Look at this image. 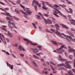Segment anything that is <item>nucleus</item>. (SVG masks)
Instances as JSON below:
<instances>
[{"mask_svg":"<svg viewBox=\"0 0 75 75\" xmlns=\"http://www.w3.org/2000/svg\"><path fill=\"white\" fill-rule=\"evenodd\" d=\"M19 55H20L21 57H24V54H19Z\"/></svg>","mask_w":75,"mask_h":75,"instance_id":"48","label":"nucleus"},{"mask_svg":"<svg viewBox=\"0 0 75 75\" xmlns=\"http://www.w3.org/2000/svg\"><path fill=\"white\" fill-rule=\"evenodd\" d=\"M8 35L10 36V38H11L13 37V34L12 33H10V31H8Z\"/></svg>","mask_w":75,"mask_h":75,"instance_id":"17","label":"nucleus"},{"mask_svg":"<svg viewBox=\"0 0 75 75\" xmlns=\"http://www.w3.org/2000/svg\"><path fill=\"white\" fill-rule=\"evenodd\" d=\"M36 54L38 55H39V56H40V55H42V54H43V53H42V52H40L39 53H36Z\"/></svg>","mask_w":75,"mask_h":75,"instance_id":"33","label":"nucleus"},{"mask_svg":"<svg viewBox=\"0 0 75 75\" xmlns=\"http://www.w3.org/2000/svg\"><path fill=\"white\" fill-rule=\"evenodd\" d=\"M59 60L61 61H66V59H62V57H61V56L60 55H59Z\"/></svg>","mask_w":75,"mask_h":75,"instance_id":"13","label":"nucleus"},{"mask_svg":"<svg viewBox=\"0 0 75 75\" xmlns=\"http://www.w3.org/2000/svg\"><path fill=\"white\" fill-rule=\"evenodd\" d=\"M1 30H4V31H7V30H6V28H3L2 27H1Z\"/></svg>","mask_w":75,"mask_h":75,"instance_id":"26","label":"nucleus"},{"mask_svg":"<svg viewBox=\"0 0 75 75\" xmlns=\"http://www.w3.org/2000/svg\"><path fill=\"white\" fill-rule=\"evenodd\" d=\"M33 63L35 66V67H38V65H37V64H36V63H35L33 61Z\"/></svg>","mask_w":75,"mask_h":75,"instance_id":"36","label":"nucleus"},{"mask_svg":"<svg viewBox=\"0 0 75 75\" xmlns=\"http://www.w3.org/2000/svg\"><path fill=\"white\" fill-rule=\"evenodd\" d=\"M62 35H64L65 37H67L68 38H69V39H70L72 41H73V42H75V39H72V37H71L70 36H68V35H65V34H64V33H62Z\"/></svg>","mask_w":75,"mask_h":75,"instance_id":"7","label":"nucleus"},{"mask_svg":"<svg viewBox=\"0 0 75 75\" xmlns=\"http://www.w3.org/2000/svg\"><path fill=\"white\" fill-rule=\"evenodd\" d=\"M67 33L69 34V35H70L71 33V32L69 31H67Z\"/></svg>","mask_w":75,"mask_h":75,"instance_id":"45","label":"nucleus"},{"mask_svg":"<svg viewBox=\"0 0 75 75\" xmlns=\"http://www.w3.org/2000/svg\"><path fill=\"white\" fill-rule=\"evenodd\" d=\"M62 70H65V68L62 67H60L58 69L59 70H62Z\"/></svg>","mask_w":75,"mask_h":75,"instance_id":"29","label":"nucleus"},{"mask_svg":"<svg viewBox=\"0 0 75 75\" xmlns=\"http://www.w3.org/2000/svg\"><path fill=\"white\" fill-rule=\"evenodd\" d=\"M50 64H52L53 65H56L53 62H50Z\"/></svg>","mask_w":75,"mask_h":75,"instance_id":"56","label":"nucleus"},{"mask_svg":"<svg viewBox=\"0 0 75 75\" xmlns=\"http://www.w3.org/2000/svg\"><path fill=\"white\" fill-rule=\"evenodd\" d=\"M33 57H34L35 58H36V59H39V58H38V57H37L36 56H35L34 55H33Z\"/></svg>","mask_w":75,"mask_h":75,"instance_id":"42","label":"nucleus"},{"mask_svg":"<svg viewBox=\"0 0 75 75\" xmlns=\"http://www.w3.org/2000/svg\"><path fill=\"white\" fill-rule=\"evenodd\" d=\"M71 31H73V32H74V33H75V30L74 29V28H71Z\"/></svg>","mask_w":75,"mask_h":75,"instance_id":"38","label":"nucleus"},{"mask_svg":"<svg viewBox=\"0 0 75 75\" xmlns=\"http://www.w3.org/2000/svg\"><path fill=\"white\" fill-rule=\"evenodd\" d=\"M71 61H67L65 62V64H67V65H68L69 64H71Z\"/></svg>","mask_w":75,"mask_h":75,"instance_id":"23","label":"nucleus"},{"mask_svg":"<svg viewBox=\"0 0 75 75\" xmlns=\"http://www.w3.org/2000/svg\"><path fill=\"white\" fill-rule=\"evenodd\" d=\"M13 31H14V32H15V33H17V31L15 30H13Z\"/></svg>","mask_w":75,"mask_h":75,"instance_id":"62","label":"nucleus"},{"mask_svg":"<svg viewBox=\"0 0 75 75\" xmlns=\"http://www.w3.org/2000/svg\"><path fill=\"white\" fill-rule=\"evenodd\" d=\"M69 58L70 59H71L73 58V56L72 55H70L69 57Z\"/></svg>","mask_w":75,"mask_h":75,"instance_id":"32","label":"nucleus"},{"mask_svg":"<svg viewBox=\"0 0 75 75\" xmlns=\"http://www.w3.org/2000/svg\"><path fill=\"white\" fill-rule=\"evenodd\" d=\"M72 70L73 71H74V73H75V69H73Z\"/></svg>","mask_w":75,"mask_h":75,"instance_id":"64","label":"nucleus"},{"mask_svg":"<svg viewBox=\"0 0 75 75\" xmlns=\"http://www.w3.org/2000/svg\"><path fill=\"white\" fill-rule=\"evenodd\" d=\"M13 46H14V47H17V44H14L13 45Z\"/></svg>","mask_w":75,"mask_h":75,"instance_id":"47","label":"nucleus"},{"mask_svg":"<svg viewBox=\"0 0 75 75\" xmlns=\"http://www.w3.org/2000/svg\"><path fill=\"white\" fill-rule=\"evenodd\" d=\"M1 35V33H0V38H1V40L3 41V42H4V43L5 44H6V40H5V38H4V36L3 35ZM1 36L3 38V40L2 38L1 37Z\"/></svg>","mask_w":75,"mask_h":75,"instance_id":"8","label":"nucleus"},{"mask_svg":"<svg viewBox=\"0 0 75 75\" xmlns=\"http://www.w3.org/2000/svg\"><path fill=\"white\" fill-rule=\"evenodd\" d=\"M42 18L43 19H44V20L45 21V23H46L47 24V23H48V21H47L44 18L43 16L42 17Z\"/></svg>","mask_w":75,"mask_h":75,"instance_id":"34","label":"nucleus"},{"mask_svg":"<svg viewBox=\"0 0 75 75\" xmlns=\"http://www.w3.org/2000/svg\"><path fill=\"white\" fill-rule=\"evenodd\" d=\"M27 13L28 14H29V15H31V13H32V12L31 11H30L27 10V11H26Z\"/></svg>","mask_w":75,"mask_h":75,"instance_id":"20","label":"nucleus"},{"mask_svg":"<svg viewBox=\"0 0 75 75\" xmlns=\"http://www.w3.org/2000/svg\"><path fill=\"white\" fill-rule=\"evenodd\" d=\"M46 4L49 7H52V8H54V7L52 6H51V5H50V4L48 2L46 3Z\"/></svg>","mask_w":75,"mask_h":75,"instance_id":"21","label":"nucleus"},{"mask_svg":"<svg viewBox=\"0 0 75 75\" xmlns=\"http://www.w3.org/2000/svg\"><path fill=\"white\" fill-rule=\"evenodd\" d=\"M47 20H48V23H49V24H51L52 23V21H51V20H50V19H47Z\"/></svg>","mask_w":75,"mask_h":75,"instance_id":"25","label":"nucleus"},{"mask_svg":"<svg viewBox=\"0 0 75 75\" xmlns=\"http://www.w3.org/2000/svg\"><path fill=\"white\" fill-rule=\"evenodd\" d=\"M0 22H1V23H4V21H3L0 20Z\"/></svg>","mask_w":75,"mask_h":75,"instance_id":"54","label":"nucleus"},{"mask_svg":"<svg viewBox=\"0 0 75 75\" xmlns=\"http://www.w3.org/2000/svg\"><path fill=\"white\" fill-rule=\"evenodd\" d=\"M6 54L7 55H10L9 53H8V52H6Z\"/></svg>","mask_w":75,"mask_h":75,"instance_id":"51","label":"nucleus"},{"mask_svg":"<svg viewBox=\"0 0 75 75\" xmlns=\"http://www.w3.org/2000/svg\"><path fill=\"white\" fill-rule=\"evenodd\" d=\"M8 1L9 2H10V3H12L14 5H16V4H14V3H13V1Z\"/></svg>","mask_w":75,"mask_h":75,"instance_id":"49","label":"nucleus"},{"mask_svg":"<svg viewBox=\"0 0 75 75\" xmlns=\"http://www.w3.org/2000/svg\"><path fill=\"white\" fill-rule=\"evenodd\" d=\"M55 27L56 28V29L57 30H56V34H57V35H59L60 36H61V35H62V34L60 33L58 31V30H59V25L56 24H55Z\"/></svg>","mask_w":75,"mask_h":75,"instance_id":"6","label":"nucleus"},{"mask_svg":"<svg viewBox=\"0 0 75 75\" xmlns=\"http://www.w3.org/2000/svg\"><path fill=\"white\" fill-rule=\"evenodd\" d=\"M51 27H52V28H55V26L53 25H51Z\"/></svg>","mask_w":75,"mask_h":75,"instance_id":"58","label":"nucleus"},{"mask_svg":"<svg viewBox=\"0 0 75 75\" xmlns=\"http://www.w3.org/2000/svg\"><path fill=\"white\" fill-rule=\"evenodd\" d=\"M38 14H39V15H40V16H43V15H42V13H41L40 12H39L38 13Z\"/></svg>","mask_w":75,"mask_h":75,"instance_id":"41","label":"nucleus"},{"mask_svg":"<svg viewBox=\"0 0 75 75\" xmlns=\"http://www.w3.org/2000/svg\"><path fill=\"white\" fill-rule=\"evenodd\" d=\"M6 64L7 65V66L8 67H9V68H11V69L12 70V69H13V65H12L11 66V64H9V63H8V62H7L6 63Z\"/></svg>","mask_w":75,"mask_h":75,"instance_id":"10","label":"nucleus"},{"mask_svg":"<svg viewBox=\"0 0 75 75\" xmlns=\"http://www.w3.org/2000/svg\"><path fill=\"white\" fill-rule=\"evenodd\" d=\"M43 15H44L45 17H49V15L46 13H44Z\"/></svg>","mask_w":75,"mask_h":75,"instance_id":"35","label":"nucleus"},{"mask_svg":"<svg viewBox=\"0 0 75 75\" xmlns=\"http://www.w3.org/2000/svg\"><path fill=\"white\" fill-rule=\"evenodd\" d=\"M50 30H51V31H52L53 32H54V30L51 29Z\"/></svg>","mask_w":75,"mask_h":75,"instance_id":"59","label":"nucleus"},{"mask_svg":"<svg viewBox=\"0 0 75 75\" xmlns=\"http://www.w3.org/2000/svg\"><path fill=\"white\" fill-rule=\"evenodd\" d=\"M37 18L38 20L40 19L41 18V17L39 15H36Z\"/></svg>","mask_w":75,"mask_h":75,"instance_id":"30","label":"nucleus"},{"mask_svg":"<svg viewBox=\"0 0 75 75\" xmlns=\"http://www.w3.org/2000/svg\"><path fill=\"white\" fill-rule=\"evenodd\" d=\"M19 47L20 48V51H25V50H24V49L23 47H21V46L20 45L19 46Z\"/></svg>","mask_w":75,"mask_h":75,"instance_id":"18","label":"nucleus"},{"mask_svg":"<svg viewBox=\"0 0 75 75\" xmlns=\"http://www.w3.org/2000/svg\"><path fill=\"white\" fill-rule=\"evenodd\" d=\"M42 3L43 6H44V4H45V2L43 1H42Z\"/></svg>","mask_w":75,"mask_h":75,"instance_id":"46","label":"nucleus"},{"mask_svg":"<svg viewBox=\"0 0 75 75\" xmlns=\"http://www.w3.org/2000/svg\"><path fill=\"white\" fill-rule=\"evenodd\" d=\"M32 25H33V27H34L35 28H37V27H36V26H35V24L33 23Z\"/></svg>","mask_w":75,"mask_h":75,"instance_id":"40","label":"nucleus"},{"mask_svg":"<svg viewBox=\"0 0 75 75\" xmlns=\"http://www.w3.org/2000/svg\"><path fill=\"white\" fill-rule=\"evenodd\" d=\"M6 16H9L10 17H12V16H11V15L10 14V13H8L7 12V13H6Z\"/></svg>","mask_w":75,"mask_h":75,"instance_id":"22","label":"nucleus"},{"mask_svg":"<svg viewBox=\"0 0 75 75\" xmlns=\"http://www.w3.org/2000/svg\"><path fill=\"white\" fill-rule=\"evenodd\" d=\"M8 23L9 24L8 25V27L9 28H13L14 27H14V28H15L16 29H17V28L16 26L15 25V24L13 22H12L11 23V21H9L8 22ZM11 24L13 26V27L10 25H11Z\"/></svg>","mask_w":75,"mask_h":75,"instance_id":"4","label":"nucleus"},{"mask_svg":"<svg viewBox=\"0 0 75 75\" xmlns=\"http://www.w3.org/2000/svg\"><path fill=\"white\" fill-rule=\"evenodd\" d=\"M12 56H13V57L14 58H16V56H15L13 54H12Z\"/></svg>","mask_w":75,"mask_h":75,"instance_id":"61","label":"nucleus"},{"mask_svg":"<svg viewBox=\"0 0 75 75\" xmlns=\"http://www.w3.org/2000/svg\"><path fill=\"white\" fill-rule=\"evenodd\" d=\"M52 70H53L54 71H55V69H54V68L52 67Z\"/></svg>","mask_w":75,"mask_h":75,"instance_id":"63","label":"nucleus"},{"mask_svg":"<svg viewBox=\"0 0 75 75\" xmlns=\"http://www.w3.org/2000/svg\"><path fill=\"white\" fill-rule=\"evenodd\" d=\"M32 50L33 51V53H37V52H38V51H37V50H38L37 49H35V48L32 49Z\"/></svg>","mask_w":75,"mask_h":75,"instance_id":"16","label":"nucleus"},{"mask_svg":"<svg viewBox=\"0 0 75 75\" xmlns=\"http://www.w3.org/2000/svg\"><path fill=\"white\" fill-rule=\"evenodd\" d=\"M15 11L18 14H20V12L18 11V9H15Z\"/></svg>","mask_w":75,"mask_h":75,"instance_id":"28","label":"nucleus"},{"mask_svg":"<svg viewBox=\"0 0 75 75\" xmlns=\"http://www.w3.org/2000/svg\"><path fill=\"white\" fill-rule=\"evenodd\" d=\"M57 67H62V66H64V67L66 68H67L68 69H71V66L69 65H65L64 64H57Z\"/></svg>","mask_w":75,"mask_h":75,"instance_id":"5","label":"nucleus"},{"mask_svg":"<svg viewBox=\"0 0 75 75\" xmlns=\"http://www.w3.org/2000/svg\"><path fill=\"white\" fill-rule=\"evenodd\" d=\"M6 41H7V42H9V40H8V39L6 38Z\"/></svg>","mask_w":75,"mask_h":75,"instance_id":"52","label":"nucleus"},{"mask_svg":"<svg viewBox=\"0 0 75 75\" xmlns=\"http://www.w3.org/2000/svg\"><path fill=\"white\" fill-rule=\"evenodd\" d=\"M42 8H43V9H45V10H46L47 9L46 8V7L45 6H42Z\"/></svg>","mask_w":75,"mask_h":75,"instance_id":"53","label":"nucleus"},{"mask_svg":"<svg viewBox=\"0 0 75 75\" xmlns=\"http://www.w3.org/2000/svg\"><path fill=\"white\" fill-rule=\"evenodd\" d=\"M70 35H71V36L72 37H73V38H75V36H74V35L72 33H71Z\"/></svg>","mask_w":75,"mask_h":75,"instance_id":"39","label":"nucleus"},{"mask_svg":"<svg viewBox=\"0 0 75 75\" xmlns=\"http://www.w3.org/2000/svg\"><path fill=\"white\" fill-rule=\"evenodd\" d=\"M64 47L65 45H62L59 48L56 49V51H57V52L55 50H54L53 51V52H56V53H58L59 54H61L64 52V50L63 49H62V48H64Z\"/></svg>","mask_w":75,"mask_h":75,"instance_id":"2","label":"nucleus"},{"mask_svg":"<svg viewBox=\"0 0 75 75\" xmlns=\"http://www.w3.org/2000/svg\"><path fill=\"white\" fill-rule=\"evenodd\" d=\"M35 4H37V5H38V6L39 7H40L41 6V4H39V3L37 1H36L34 0L33 1V3L32 4V5L33 6H34L36 11L37 10V6L35 5Z\"/></svg>","mask_w":75,"mask_h":75,"instance_id":"3","label":"nucleus"},{"mask_svg":"<svg viewBox=\"0 0 75 75\" xmlns=\"http://www.w3.org/2000/svg\"><path fill=\"white\" fill-rule=\"evenodd\" d=\"M0 4H2V5H5V4H4L2 2H0Z\"/></svg>","mask_w":75,"mask_h":75,"instance_id":"50","label":"nucleus"},{"mask_svg":"<svg viewBox=\"0 0 75 75\" xmlns=\"http://www.w3.org/2000/svg\"><path fill=\"white\" fill-rule=\"evenodd\" d=\"M64 9L65 10H66L67 12H68V9H67L66 8H64Z\"/></svg>","mask_w":75,"mask_h":75,"instance_id":"60","label":"nucleus"},{"mask_svg":"<svg viewBox=\"0 0 75 75\" xmlns=\"http://www.w3.org/2000/svg\"><path fill=\"white\" fill-rule=\"evenodd\" d=\"M67 17L69 18H72V17L71 15H68Z\"/></svg>","mask_w":75,"mask_h":75,"instance_id":"44","label":"nucleus"},{"mask_svg":"<svg viewBox=\"0 0 75 75\" xmlns=\"http://www.w3.org/2000/svg\"><path fill=\"white\" fill-rule=\"evenodd\" d=\"M2 52H4L5 53H6V50H2Z\"/></svg>","mask_w":75,"mask_h":75,"instance_id":"55","label":"nucleus"},{"mask_svg":"<svg viewBox=\"0 0 75 75\" xmlns=\"http://www.w3.org/2000/svg\"><path fill=\"white\" fill-rule=\"evenodd\" d=\"M53 7H54V10H55V11H54V10L53 11V14L54 16H56L57 17H59V16H58V15L57 14H58V12H57V11H58L59 13L60 14V15L62 16L63 17H65V18H67V17H66L61 12V11H59V10H58V9H57V7H59V6L58 5L55 4L54 5ZM56 13H57V14H56Z\"/></svg>","mask_w":75,"mask_h":75,"instance_id":"1","label":"nucleus"},{"mask_svg":"<svg viewBox=\"0 0 75 75\" xmlns=\"http://www.w3.org/2000/svg\"><path fill=\"white\" fill-rule=\"evenodd\" d=\"M69 12L71 14H72V13H73V11H72V9L71 8H69Z\"/></svg>","mask_w":75,"mask_h":75,"instance_id":"24","label":"nucleus"},{"mask_svg":"<svg viewBox=\"0 0 75 75\" xmlns=\"http://www.w3.org/2000/svg\"><path fill=\"white\" fill-rule=\"evenodd\" d=\"M23 40H24V41H27V42H29L30 43H31V41H30V40H28L27 39H24Z\"/></svg>","mask_w":75,"mask_h":75,"instance_id":"27","label":"nucleus"},{"mask_svg":"<svg viewBox=\"0 0 75 75\" xmlns=\"http://www.w3.org/2000/svg\"><path fill=\"white\" fill-rule=\"evenodd\" d=\"M46 31L47 33H50L51 34H52V32L49 31V30L48 29H46Z\"/></svg>","mask_w":75,"mask_h":75,"instance_id":"37","label":"nucleus"},{"mask_svg":"<svg viewBox=\"0 0 75 75\" xmlns=\"http://www.w3.org/2000/svg\"><path fill=\"white\" fill-rule=\"evenodd\" d=\"M13 17L16 20H18V18H16V17L13 16Z\"/></svg>","mask_w":75,"mask_h":75,"instance_id":"43","label":"nucleus"},{"mask_svg":"<svg viewBox=\"0 0 75 75\" xmlns=\"http://www.w3.org/2000/svg\"><path fill=\"white\" fill-rule=\"evenodd\" d=\"M66 1H67L68 3V4H72V3L71 2L69 1V0H63L62 1V2H63V3H65Z\"/></svg>","mask_w":75,"mask_h":75,"instance_id":"14","label":"nucleus"},{"mask_svg":"<svg viewBox=\"0 0 75 75\" xmlns=\"http://www.w3.org/2000/svg\"><path fill=\"white\" fill-rule=\"evenodd\" d=\"M69 21H70V22L72 24H73V25H74L75 26V23H74V22H73V21H74L75 23V20H74V19H69Z\"/></svg>","mask_w":75,"mask_h":75,"instance_id":"12","label":"nucleus"},{"mask_svg":"<svg viewBox=\"0 0 75 75\" xmlns=\"http://www.w3.org/2000/svg\"><path fill=\"white\" fill-rule=\"evenodd\" d=\"M20 12H21L22 13V14H24V15H24V17L26 18H28V17H27V14L25 12H24V11H23V10H20Z\"/></svg>","mask_w":75,"mask_h":75,"instance_id":"9","label":"nucleus"},{"mask_svg":"<svg viewBox=\"0 0 75 75\" xmlns=\"http://www.w3.org/2000/svg\"><path fill=\"white\" fill-rule=\"evenodd\" d=\"M32 45H37V43H33L32 44Z\"/></svg>","mask_w":75,"mask_h":75,"instance_id":"57","label":"nucleus"},{"mask_svg":"<svg viewBox=\"0 0 75 75\" xmlns=\"http://www.w3.org/2000/svg\"><path fill=\"white\" fill-rule=\"evenodd\" d=\"M16 3L17 4H20L21 7H22L23 8V9H24V8H25V7H24V6H23V5L20 4V1L19 0H18L16 2Z\"/></svg>","mask_w":75,"mask_h":75,"instance_id":"11","label":"nucleus"},{"mask_svg":"<svg viewBox=\"0 0 75 75\" xmlns=\"http://www.w3.org/2000/svg\"><path fill=\"white\" fill-rule=\"evenodd\" d=\"M6 19L7 20H8V21H10L11 20V18H10V17H6Z\"/></svg>","mask_w":75,"mask_h":75,"instance_id":"31","label":"nucleus"},{"mask_svg":"<svg viewBox=\"0 0 75 75\" xmlns=\"http://www.w3.org/2000/svg\"><path fill=\"white\" fill-rule=\"evenodd\" d=\"M60 25H62V27H64V28H66V29H69V27L67 26L66 25L63 24H60Z\"/></svg>","mask_w":75,"mask_h":75,"instance_id":"15","label":"nucleus"},{"mask_svg":"<svg viewBox=\"0 0 75 75\" xmlns=\"http://www.w3.org/2000/svg\"><path fill=\"white\" fill-rule=\"evenodd\" d=\"M51 41L53 44H54V45H58L57 43V42H56L55 41L53 40H51Z\"/></svg>","mask_w":75,"mask_h":75,"instance_id":"19","label":"nucleus"}]
</instances>
